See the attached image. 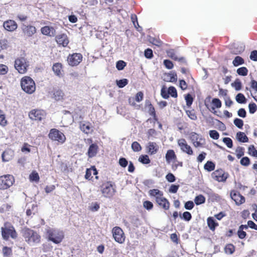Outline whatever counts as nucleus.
I'll list each match as a JSON object with an SVG mask.
<instances>
[{"label":"nucleus","instance_id":"nucleus-1","mask_svg":"<svg viewBox=\"0 0 257 257\" xmlns=\"http://www.w3.org/2000/svg\"><path fill=\"white\" fill-rule=\"evenodd\" d=\"M46 232L48 240L56 244L60 243L64 237V232L55 228L48 227L46 229Z\"/></svg>","mask_w":257,"mask_h":257},{"label":"nucleus","instance_id":"nucleus-2","mask_svg":"<svg viewBox=\"0 0 257 257\" xmlns=\"http://www.w3.org/2000/svg\"><path fill=\"white\" fill-rule=\"evenodd\" d=\"M22 233L26 241L31 245L39 242L40 240V236L36 232L28 228H24L22 230Z\"/></svg>","mask_w":257,"mask_h":257},{"label":"nucleus","instance_id":"nucleus-3","mask_svg":"<svg viewBox=\"0 0 257 257\" xmlns=\"http://www.w3.org/2000/svg\"><path fill=\"white\" fill-rule=\"evenodd\" d=\"M21 85L22 89L27 93L32 94L36 89L35 82L29 76H25L22 78Z\"/></svg>","mask_w":257,"mask_h":257},{"label":"nucleus","instance_id":"nucleus-4","mask_svg":"<svg viewBox=\"0 0 257 257\" xmlns=\"http://www.w3.org/2000/svg\"><path fill=\"white\" fill-rule=\"evenodd\" d=\"M1 230L2 237L5 240H8L10 237L13 239H16L17 237V233L13 226H7V224H5V226L2 227Z\"/></svg>","mask_w":257,"mask_h":257},{"label":"nucleus","instance_id":"nucleus-5","mask_svg":"<svg viewBox=\"0 0 257 257\" xmlns=\"http://www.w3.org/2000/svg\"><path fill=\"white\" fill-rule=\"evenodd\" d=\"M15 182L13 175H5L0 177V189L5 190L10 188Z\"/></svg>","mask_w":257,"mask_h":257},{"label":"nucleus","instance_id":"nucleus-6","mask_svg":"<svg viewBox=\"0 0 257 257\" xmlns=\"http://www.w3.org/2000/svg\"><path fill=\"white\" fill-rule=\"evenodd\" d=\"M101 191L105 197H110L114 194L115 189L111 183L106 182L102 185Z\"/></svg>","mask_w":257,"mask_h":257},{"label":"nucleus","instance_id":"nucleus-7","mask_svg":"<svg viewBox=\"0 0 257 257\" xmlns=\"http://www.w3.org/2000/svg\"><path fill=\"white\" fill-rule=\"evenodd\" d=\"M28 66L26 59L24 57L18 58L15 60V67L20 73H26Z\"/></svg>","mask_w":257,"mask_h":257},{"label":"nucleus","instance_id":"nucleus-8","mask_svg":"<svg viewBox=\"0 0 257 257\" xmlns=\"http://www.w3.org/2000/svg\"><path fill=\"white\" fill-rule=\"evenodd\" d=\"M49 137L54 141H57L60 143H63L66 140L65 135L58 130L53 128L51 130Z\"/></svg>","mask_w":257,"mask_h":257},{"label":"nucleus","instance_id":"nucleus-9","mask_svg":"<svg viewBox=\"0 0 257 257\" xmlns=\"http://www.w3.org/2000/svg\"><path fill=\"white\" fill-rule=\"evenodd\" d=\"M113 237L115 241L122 243L124 241V236L122 230L119 227H115L112 230Z\"/></svg>","mask_w":257,"mask_h":257},{"label":"nucleus","instance_id":"nucleus-10","mask_svg":"<svg viewBox=\"0 0 257 257\" xmlns=\"http://www.w3.org/2000/svg\"><path fill=\"white\" fill-rule=\"evenodd\" d=\"M45 112L42 110H32L29 113L30 119L41 121L45 118Z\"/></svg>","mask_w":257,"mask_h":257},{"label":"nucleus","instance_id":"nucleus-11","mask_svg":"<svg viewBox=\"0 0 257 257\" xmlns=\"http://www.w3.org/2000/svg\"><path fill=\"white\" fill-rule=\"evenodd\" d=\"M178 144L180 147L181 150L184 153L187 154L189 155L193 154V152L191 147L188 145L184 139H181L178 140Z\"/></svg>","mask_w":257,"mask_h":257},{"label":"nucleus","instance_id":"nucleus-12","mask_svg":"<svg viewBox=\"0 0 257 257\" xmlns=\"http://www.w3.org/2000/svg\"><path fill=\"white\" fill-rule=\"evenodd\" d=\"M82 56L80 53H74L69 55L68 57V62L70 65L76 66L78 65L82 61Z\"/></svg>","mask_w":257,"mask_h":257},{"label":"nucleus","instance_id":"nucleus-13","mask_svg":"<svg viewBox=\"0 0 257 257\" xmlns=\"http://www.w3.org/2000/svg\"><path fill=\"white\" fill-rule=\"evenodd\" d=\"M211 177L218 182H224L228 177V174L224 173L222 170H216L212 173Z\"/></svg>","mask_w":257,"mask_h":257},{"label":"nucleus","instance_id":"nucleus-14","mask_svg":"<svg viewBox=\"0 0 257 257\" xmlns=\"http://www.w3.org/2000/svg\"><path fill=\"white\" fill-rule=\"evenodd\" d=\"M22 30L24 35L27 37H31L36 32V28L32 25H23Z\"/></svg>","mask_w":257,"mask_h":257},{"label":"nucleus","instance_id":"nucleus-15","mask_svg":"<svg viewBox=\"0 0 257 257\" xmlns=\"http://www.w3.org/2000/svg\"><path fill=\"white\" fill-rule=\"evenodd\" d=\"M230 197L237 205L241 204L245 202L244 197L237 191H231L230 192Z\"/></svg>","mask_w":257,"mask_h":257},{"label":"nucleus","instance_id":"nucleus-16","mask_svg":"<svg viewBox=\"0 0 257 257\" xmlns=\"http://www.w3.org/2000/svg\"><path fill=\"white\" fill-rule=\"evenodd\" d=\"M3 26L5 30L9 32H13L18 28L16 22L12 20H7L4 22Z\"/></svg>","mask_w":257,"mask_h":257},{"label":"nucleus","instance_id":"nucleus-17","mask_svg":"<svg viewBox=\"0 0 257 257\" xmlns=\"http://www.w3.org/2000/svg\"><path fill=\"white\" fill-rule=\"evenodd\" d=\"M56 40L58 44L62 45L63 47H66L69 43L67 35L64 34L57 35Z\"/></svg>","mask_w":257,"mask_h":257},{"label":"nucleus","instance_id":"nucleus-18","mask_svg":"<svg viewBox=\"0 0 257 257\" xmlns=\"http://www.w3.org/2000/svg\"><path fill=\"white\" fill-rule=\"evenodd\" d=\"M156 201L160 206L162 207L164 209L168 210L169 209V202L163 196L156 197Z\"/></svg>","mask_w":257,"mask_h":257},{"label":"nucleus","instance_id":"nucleus-19","mask_svg":"<svg viewBox=\"0 0 257 257\" xmlns=\"http://www.w3.org/2000/svg\"><path fill=\"white\" fill-rule=\"evenodd\" d=\"M79 127L80 130L86 134H89L92 131V125L89 122H81Z\"/></svg>","mask_w":257,"mask_h":257},{"label":"nucleus","instance_id":"nucleus-20","mask_svg":"<svg viewBox=\"0 0 257 257\" xmlns=\"http://www.w3.org/2000/svg\"><path fill=\"white\" fill-rule=\"evenodd\" d=\"M41 32L43 35L49 36H54L55 34V30L52 27L45 26L41 28Z\"/></svg>","mask_w":257,"mask_h":257},{"label":"nucleus","instance_id":"nucleus-21","mask_svg":"<svg viewBox=\"0 0 257 257\" xmlns=\"http://www.w3.org/2000/svg\"><path fill=\"white\" fill-rule=\"evenodd\" d=\"M148 152L151 155H154L157 153L159 149V147L156 143L149 142L147 147Z\"/></svg>","mask_w":257,"mask_h":257},{"label":"nucleus","instance_id":"nucleus-22","mask_svg":"<svg viewBox=\"0 0 257 257\" xmlns=\"http://www.w3.org/2000/svg\"><path fill=\"white\" fill-rule=\"evenodd\" d=\"M97 150H98V146L95 144H91L88 149V156L89 158H92L94 157L97 153Z\"/></svg>","mask_w":257,"mask_h":257},{"label":"nucleus","instance_id":"nucleus-23","mask_svg":"<svg viewBox=\"0 0 257 257\" xmlns=\"http://www.w3.org/2000/svg\"><path fill=\"white\" fill-rule=\"evenodd\" d=\"M164 80L168 82H175L177 80V74L175 73L166 74L164 76Z\"/></svg>","mask_w":257,"mask_h":257},{"label":"nucleus","instance_id":"nucleus-24","mask_svg":"<svg viewBox=\"0 0 257 257\" xmlns=\"http://www.w3.org/2000/svg\"><path fill=\"white\" fill-rule=\"evenodd\" d=\"M64 96V93L62 90L57 89L54 90L53 98L57 101L62 100Z\"/></svg>","mask_w":257,"mask_h":257},{"label":"nucleus","instance_id":"nucleus-25","mask_svg":"<svg viewBox=\"0 0 257 257\" xmlns=\"http://www.w3.org/2000/svg\"><path fill=\"white\" fill-rule=\"evenodd\" d=\"M207 224L211 230H214L215 227L218 225V223L215 222L214 218L212 217H209L207 218Z\"/></svg>","mask_w":257,"mask_h":257},{"label":"nucleus","instance_id":"nucleus-26","mask_svg":"<svg viewBox=\"0 0 257 257\" xmlns=\"http://www.w3.org/2000/svg\"><path fill=\"white\" fill-rule=\"evenodd\" d=\"M237 140L242 143H246L248 141L247 137L243 132H239L237 133L236 135Z\"/></svg>","mask_w":257,"mask_h":257},{"label":"nucleus","instance_id":"nucleus-27","mask_svg":"<svg viewBox=\"0 0 257 257\" xmlns=\"http://www.w3.org/2000/svg\"><path fill=\"white\" fill-rule=\"evenodd\" d=\"M52 69L56 75L60 76L61 75L62 64L59 63L54 64L53 66Z\"/></svg>","mask_w":257,"mask_h":257},{"label":"nucleus","instance_id":"nucleus-28","mask_svg":"<svg viewBox=\"0 0 257 257\" xmlns=\"http://www.w3.org/2000/svg\"><path fill=\"white\" fill-rule=\"evenodd\" d=\"M235 100L238 103H245L246 99L242 93H238L235 96Z\"/></svg>","mask_w":257,"mask_h":257},{"label":"nucleus","instance_id":"nucleus-29","mask_svg":"<svg viewBox=\"0 0 257 257\" xmlns=\"http://www.w3.org/2000/svg\"><path fill=\"white\" fill-rule=\"evenodd\" d=\"M149 192L150 196H155V197L163 196V195L162 191L156 189L150 190Z\"/></svg>","mask_w":257,"mask_h":257},{"label":"nucleus","instance_id":"nucleus-30","mask_svg":"<svg viewBox=\"0 0 257 257\" xmlns=\"http://www.w3.org/2000/svg\"><path fill=\"white\" fill-rule=\"evenodd\" d=\"M244 63V60L240 56H236L232 61V64L234 66H238V65L243 64Z\"/></svg>","mask_w":257,"mask_h":257},{"label":"nucleus","instance_id":"nucleus-31","mask_svg":"<svg viewBox=\"0 0 257 257\" xmlns=\"http://www.w3.org/2000/svg\"><path fill=\"white\" fill-rule=\"evenodd\" d=\"M167 54L169 57L175 60L181 61L183 59L182 58L178 59L174 50L173 49L167 51Z\"/></svg>","mask_w":257,"mask_h":257},{"label":"nucleus","instance_id":"nucleus-32","mask_svg":"<svg viewBox=\"0 0 257 257\" xmlns=\"http://www.w3.org/2000/svg\"><path fill=\"white\" fill-rule=\"evenodd\" d=\"M205 201V198L202 195L197 196L194 199L195 204L197 205L204 203Z\"/></svg>","mask_w":257,"mask_h":257},{"label":"nucleus","instance_id":"nucleus-33","mask_svg":"<svg viewBox=\"0 0 257 257\" xmlns=\"http://www.w3.org/2000/svg\"><path fill=\"white\" fill-rule=\"evenodd\" d=\"M204 168L205 170L210 172L214 169L215 165L211 161H207V163L204 165Z\"/></svg>","mask_w":257,"mask_h":257},{"label":"nucleus","instance_id":"nucleus-34","mask_svg":"<svg viewBox=\"0 0 257 257\" xmlns=\"http://www.w3.org/2000/svg\"><path fill=\"white\" fill-rule=\"evenodd\" d=\"M224 250L226 253L231 254L234 252L235 248L233 244H228L225 247Z\"/></svg>","mask_w":257,"mask_h":257},{"label":"nucleus","instance_id":"nucleus-35","mask_svg":"<svg viewBox=\"0 0 257 257\" xmlns=\"http://www.w3.org/2000/svg\"><path fill=\"white\" fill-rule=\"evenodd\" d=\"M231 86L234 87L236 91H238L241 89L242 84L241 81L238 79H237L233 83H231Z\"/></svg>","mask_w":257,"mask_h":257},{"label":"nucleus","instance_id":"nucleus-36","mask_svg":"<svg viewBox=\"0 0 257 257\" xmlns=\"http://www.w3.org/2000/svg\"><path fill=\"white\" fill-rule=\"evenodd\" d=\"M237 73L241 76H246L248 73L247 69L245 67L239 68L236 70Z\"/></svg>","mask_w":257,"mask_h":257},{"label":"nucleus","instance_id":"nucleus-37","mask_svg":"<svg viewBox=\"0 0 257 257\" xmlns=\"http://www.w3.org/2000/svg\"><path fill=\"white\" fill-rule=\"evenodd\" d=\"M116 84L119 88H123L128 83V80L126 79H122L116 81Z\"/></svg>","mask_w":257,"mask_h":257},{"label":"nucleus","instance_id":"nucleus-38","mask_svg":"<svg viewBox=\"0 0 257 257\" xmlns=\"http://www.w3.org/2000/svg\"><path fill=\"white\" fill-rule=\"evenodd\" d=\"M168 94L171 95V96L173 97H177V92L176 88L173 86H170L168 88Z\"/></svg>","mask_w":257,"mask_h":257},{"label":"nucleus","instance_id":"nucleus-39","mask_svg":"<svg viewBox=\"0 0 257 257\" xmlns=\"http://www.w3.org/2000/svg\"><path fill=\"white\" fill-rule=\"evenodd\" d=\"M139 161L145 164H148L150 162V160L147 155L141 156L139 159Z\"/></svg>","mask_w":257,"mask_h":257},{"label":"nucleus","instance_id":"nucleus-40","mask_svg":"<svg viewBox=\"0 0 257 257\" xmlns=\"http://www.w3.org/2000/svg\"><path fill=\"white\" fill-rule=\"evenodd\" d=\"M132 149L134 152H139L142 150V147L137 142H134L132 144Z\"/></svg>","mask_w":257,"mask_h":257},{"label":"nucleus","instance_id":"nucleus-41","mask_svg":"<svg viewBox=\"0 0 257 257\" xmlns=\"http://www.w3.org/2000/svg\"><path fill=\"white\" fill-rule=\"evenodd\" d=\"M175 157V154L173 150H169L166 154V158L167 161L172 160Z\"/></svg>","mask_w":257,"mask_h":257},{"label":"nucleus","instance_id":"nucleus-42","mask_svg":"<svg viewBox=\"0 0 257 257\" xmlns=\"http://www.w3.org/2000/svg\"><path fill=\"white\" fill-rule=\"evenodd\" d=\"M223 142L226 144L228 148H231L233 146L232 140L229 138H224L222 140Z\"/></svg>","mask_w":257,"mask_h":257},{"label":"nucleus","instance_id":"nucleus-43","mask_svg":"<svg viewBox=\"0 0 257 257\" xmlns=\"http://www.w3.org/2000/svg\"><path fill=\"white\" fill-rule=\"evenodd\" d=\"M180 217L181 218H183L184 220L188 221L191 220L192 218V215L190 212L188 211H185L183 213L182 216L180 214Z\"/></svg>","mask_w":257,"mask_h":257},{"label":"nucleus","instance_id":"nucleus-44","mask_svg":"<svg viewBox=\"0 0 257 257\" xmlns=\"http://www.w3.org/2000/svg\"><path fill=\"white\" fill-rule=\"evenodd\" d=\"M248 154L254 157H257V151L255 149L253 145H251L248 149Z\"/></svg>","mask_w":257,"mask_h":257},{"label":"nucleus","instance_id":"nucleus-45","mask_svg":"<svg viewBox=\"0 0 257 257\" xmlns=\"http://www.w3.org/2000/svg\"><path fill=\"white\" fill-rule=\"evenodd\" d=\"M235 125L239 128H241L243 125V121L242 119L236 118L233 121Z\"/></svg>","mask_w":257,"mask_h":257},{"label":"nucleus","instance_id":"nucleus-46","mask_svg":"<svg viewBox=\"0 0 257 257\" xmlns=\"http://www.w3.org/2000/svg\"><path fill=\"white\" fill-rule=\"evenodd\" d=\"M236 156L239 159L244 155V148L241 147H238L236 149Z\"/></svg>","mask_w":257,"mask_h":257},{"label":"nucleus","instance_id":"nucleus-47","mask_svg":"<svg viewBox=\"0 0 257 257\" xmlns=\"http://www.w3.org/2000/svg\"><path fill=\"white\" fill-rule=\"evenodd\" d=\"M240 163L242 166H248L250 164V160L247 157H243L240 160Z\"/></svg>","mask_w":257,"mask_h":257},{"label":"nucleus","instance_id":"nucleus-48","mask_svg":"<svg viewBox=\"0 0 257 257\" xmlns=\"http://www.w3.org/2000/svg\"><path fill=\"white\" fill-rule=\"evenodd\" d=\"M209 136L213 139L217 140L219 138V133L215 130H211L209 131Z\"/></svg>","mask_w":257,"mask_h":257},{"label":"nucleus","instance_id":"nucleus-49","mask_svg":"<svg viewBox=\"0 0 257 257\" xmlns=\"http://www.w3.org/2000/svg\"><path fill=\"white\" fill-rule=\"evenodd\" d=\"M126 63L122 60H119L117 62L116 67L118 70H122L125 66Z\"/></svg>","mask_w":257,"mask_h":257},{"label":"nucleus","instance_id":"nucleus-50","mask_svg":"<svg viewBox=\"0 0 257 257\" xmlns=\"http://www.w3.org/2000/svg\"><path fill=\"white\" fill-rule=\"evenodd\" d=\"M30 179L32 181H37L39 179V176L38 174L36 172H33L30 175Z\"/></svg>","mask_w":257,"mask_h":257},{"label":"nucleus","instance_id":"nucleus-51","mask_svg":"<svg viewBox=\"0 0 257 257\" xmlns=\"http://www.w3.org/2000/svg\"><path fill=\"white\" fill-rule=\"evenodd\" d=\"M9 153L8 151H6L2 154V157L3 161L8 162L11 159V156H9Z\"/></svg>","mask_w":257,"mask_h":257},{"label":"nucleus","instance_id":"nucleus-52","mask_svg":"<svg viewBox=\"0 0 257 257\" xmlns=\"http://www.w3.org/2000/svg\"><path fill=\"white\" fill-rule=\"evenodd\" d=\"M185 100L186 101V105L188 106H190L193 102V99L190 94H188L185 96Z\"/></svg>","mask_w":257,"mask_h":257},{"label":"nucleus","instance_id":"nucleus-53","mask_svg":"<svg viewBox=\"0 0 257 257\" xmlns=\"http://www.w3.org/2000/svg\"><path fill=\"white\" fill-rule=\"evenodd\" d=\"M144 55L147 58L151 59L153 57V51L148 48L145 51Z\"/></svg>","mask_w":257,"mask_h":257},{"label":"nucleus","instance_id":"nucleus-54","mask_svg":"<svg viewBox=\"0 0 257 257\" xmlns=\"http://www.w3.org/2000/svg\"><path fill=\"white\" fill-rule=\"evenodd\" d=\"M248 108L250 113H254L257 109L256 105L254 103H249Z\"/></svg>","mask_w":257,"mask_h":257},{"label":"nucleus","instance_id":"nucleus-55","mask_svg":"<svg viewBox=\"0 0 257 257\" xmlns=\"http://www.w3.org/2000/svg\"><path fill=\"white\" fill-rule=\"evenodd\" d=\"M8 47V41L2 40L0 41V51L6 49Z\"/></svg>","mask_w":257,"mask_h":257},{"label":"nucleus","instance_id":"nucleus-56","mask_svg":"<svg viewBox=\"0 0 257 257\" xmlns=\"http://www.w3.org/2000/svg\"><path fill=\"white\" fill-rule=\"evenodd\" d=\"M3 252L5 256H7L11 254L12 249L10 247L5 246L3 249Z\"/></svg>","mask_w":257,"mask_h":257},{"label":"nucleus","instance_id":"nucleus-57","mask_svg":"<svg viewBox=\"0 0 257 257\" xmlns=\"http://www.w3.org/2000/svg\"><path fill=\"white\" fill-rule=\"evenodd\" d=\"M166 178L167 181L169 182H174L176 180V178L175 176L172 173H168L166 176Z\"/></svg>","mask_w":257,"mask_h":257},{"label":"nucleus","instance_id":"nucleus-58","mask_svg":"<svg viewBox=\"0 0 257 257\" xmlns=\"http://www.w3.org/2000/svg\"><path fill=\"white\" fill-rule=\"evenodd\" d=\"M199 135L196 134L195 133H191L190 134V139L191 140L193 143L194 142H196L199 140Z\"/></svg>","mask_w":257,"mask_h":257},{"label":"nucleus","instance_id":"nucleus-59","mask_svg":"<svg viewBox=\"0 0 257 257\" xmlns=\"http://www.w3.org/2000/svg\"><path fill=\"white\" fill-rule=\"evenodd\" d=\"M144 207L147 210L151 209L153 207V203L149 201H145L143 203Z\"/></svg>","mask_w":257,"mask_h":257},{"label":"nucleus","instance_id":"nucleus-60","mask_svg":"<svg viewBox=\"0 0 257 257\" xmlns=\"http://www.w3.org/2000/svg\"><path fill=\"white\" fill-rule=\"evenodd\" d=\"M164 64L165 67L169 69H171L173 67V64L170 60H165L164 61Z\"/></svg>","mask_w":257,"mask_h":257},{"label":"nucleus","instance_id":"nucleus-61","mask_svg":"<svg viewBox=\"0 0 257 257\" xmlns=\"http://www.w3.org/2000/svg\"><path fill=\"white\" fill-rule=\"evenodd\" d=\"M8 67L3 64H0V75H4L8 72Z\"/></svg>","mask_w":257,"mask_h":257},{"label":"nucleus","instance_id":"nucleus-62","mask_svg":"<svg viewBox=\"0 0 257 257\" xmlns=\"http://www.w3.org/2000/svg\"><path fill=\"white\" fill-rule=\"evenodd\" d=\"M119 164L122 167H125L128 164V162L126 159L124 158H121L119 160Z\"/></svg>","mask_w":257,"mask_h":257},{"label":"nucleus","instance_id":"nucleus-63","mask_svg":"<svg viewBox=\"0 0 257 257\" xmlns=\"http://www.w3.org/2000/svg\"><path fill=\"white\" fill-rule=\"evenodd\" d=\"M212 102L217 108H220L221 106V102L218 98H213L212 100Z\"/></svg>","mask_w":257,"mask_h":257},{"label":"nucleus","instance_id":"nucleus-64","mask_svg":"<svg viewBox=\"0 0 257 257\" xmlns=\"http://www.w3.org/2000/svg\"><path fill=\"white\" fill-rule=\"evenodd\" d=\"M249 58L253 61H257V50L252 51L250 53Z\"/></svg>","mask_w":257,"mask_h":257}]
</instances>
